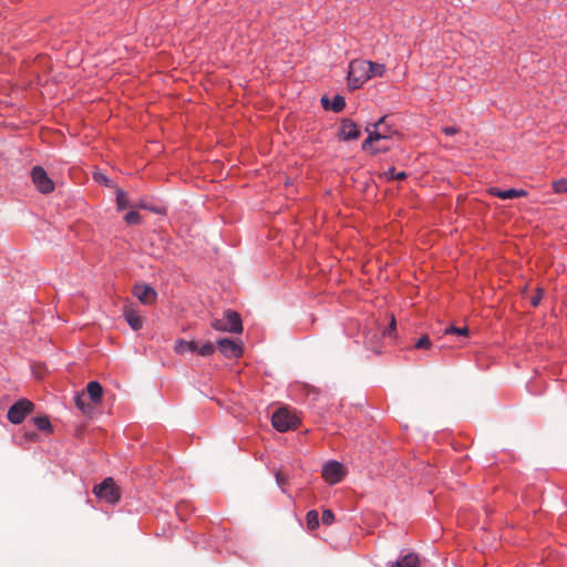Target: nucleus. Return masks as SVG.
Returning a JSON list of instances; mask_svg holds the SVG:
<instances>
[{"mask_svg":"<svg viewBox=\"0 0 567 567\" xmlns=\"http://www.w3.org/2000/svg\"><path fill=\"white\" fill-rule=\"evenodd\" d=\"M386 116H382L375 123L368 124L365 127V132L368 133V137L363 141L361 148L363 151L372 150V145L374 143H380V141H389L392 135V130L389 125L385 124Z\"/></svg>","mask_w":567,"mask_h":567,"instance_id":"nucleus-1","label":"nucleus"},{"mask_svg":"<svg viewBox=\"0 0 567 567\" xmlns=\"http://www.w3.org/2000/svg\"><path fill=\"white\" fill-rule=\"evenodd\" d=\"M369 80L370 75L368 74V61L359 59L351 61L348 70L349 87L351 90H357Z\"/></svg>","mask_w":567,"mask_h":567,"instance_id":"nucleus-2","label":"nucleus"},{"mask_svg":"<svg viewBox=\"0 0 567 567\" xmlns=\"http://www.w3.org/2000/svg\"><path fill=\"white\" fill-rule=\"evenodd\" d=\"M212 328L217 331L240 333L243 331V322L238 312L226 310L224 317L214 319L210 323Z\"/></svg>","mask_w":567,"mask_h":567,"instance_id":"nucleus-3","label":"nucleus"},{"mask_svg":"<svg viewBox=\"0 0 567 567\" xmlns=\"http://www.w3.org/2000/svg\"><path fill=\"white\" fill-rule=\"evenodd\" d=\"M93 494L101 501L114 505L121 499V491L112 477L104 478L93 487Z\"/></svg>","mask_w":567,"mask_h":567,"instance_id":"nucleus-4","label":"nucleus"},{"mask_svg":"<svg viewBox=\"0 0 567 567\" xmlns=\"http://www.w3.org/2000/svg\"><path fill=\"white\" fill-rule=\"evenodd\" d=\"M272 426L279 432H287L299 426L300 420L287 408L278 409L271 416Z\"/></svg>","mask_w":567,"mask_h":567,"instance_id":"nucleus-5","label":"nucleus"},{"mask_svg":"<svg viewBox=\"0 0 567 567\" xmlns=\"http://www.w3.org/2000/svg\"><path fill=\"white\" fill-rule=\"evenodd\" d=\"M31 181L41 194H50L54 190L55 184L49 177L42 166H34L30 173Z\"/></svg>","mask_w":567,"mask_h":567,"instance_id":"nucleus-6","label":"nucleus"},{"mask_svg":"<svg viewBox=\"0 0 567 567\" xmlns=\"http://www.w3.org/2000/svg\"><path fill=\"white\" fill-rule=\"evenodd\" d=\"M34 409V404L28 399H20L8 410L7 417L12 424H20Z\"/></svg>","mask_w":567,"mask_h":567,"instance_id":"nucleus-7","label":"nucleus"},{"mask_svg":"<svg viewBox=\"0 0 567 567\" xmlns=\"http://www.w3.org/2000/svg\"><path fill=\"white\" fill-rule=\"evenodd\" d=\"M346 476L344 466L337 461H330L322 467V477L330 485L338 484Z\"/></svg>","mask_w":567,"mask_h":567,"instance_id":"nucleus-8","label":"nucleus"},{"mask_svg":"<svg viewBox=\"0 0 567 567\" xmlns=\"http://www.w3.org/2000/svg\"><path fill=\"white\" fill-rule=\"evenodd\" d=\"M217 348L224 357L229 359L240 358L244 353L240 343L228 338L219 339L217 341Z\"/></svg>","mask_w":567,"mask_h":567,"instance_id":"nucleus-9","label":"nucleus"},{"mask_svg":"<svg viewBox=\"0 0 567 567\" xmlns=\"http://www.w3.org/2000/svg\"><path fill=\"white\" fill-rule=\"evenodd\" d=\"M361 136V131L351 118H343L340 123L339 137L342 141H355Z\"/></svg>","mask_w":567,"mask_h":567,"instance_id":"nucleus-10","label":"nucleus"},{"mask_svg":"<svg viewBox=\"0 0 567 567\" xmlns=\"http://www.w3.org/2000/svg\"><path fill=\"white\" fill-rule=\"evenodd\" d=\"M133 295L143 303L152 305L157 298V292L154 288L146 284H136L133 287Z\"/></svg>","mask_w":567,"mask_h":567,"instance_id":"nucleus-11","label":"nucleus"},{"mask_svg":"<svg viewBox=\"0 0 567 567\" xmlns=\"http://www.w3.org/2000/svg\"><path fill=\"white\" fill-rule=\"evenodd\" d=\"M488 193L495 197L501 198V199L526 197L528 195V193L525 189L509 188L506 190H502L497 187H491L488 189Z\"/></svg>","mask_w":567,"mask_h":567,"instance_id":"nucleus-12","label":"nucleus"},{"mask_svg":"<svg viewBox=\"0 0 567 567\" xmlns=\"http://www.w3.org/2000/svg\"><path fill=\"white\" fill-rule=\"evenodd\" d=\"M321 104L324 110H332L336 113L341 112L346 106L344 97L341 95L333 96L330 101L327 96L321 99Z\"/></svg>","mask_w":567,"mask_h":567,"instance_id":"nucleus-13","label":"nucleus"},{"mask_svg":"<svg viewBox=\"0 0 567 567\" xmlns=\"http://www.w3.org/2000/svg\"><path fill=\"white\" fill-rule=\"evenodd\" d=\"M87 396L93 404H97L102 400L103 388L97 381H90L86 385Z\"/></svg>","mask_w":567,"mask_h":567,"instance_id":"nucleus-14","label":"nucleus"},{"mask_svg":"<svg viewBox=\"0 0 567 567\" xmlns=\"http://www.w3.org/2000/svg\"><path fill=\"white\" fill-rule=\"evenodd\" d=\"M75 406L85 415L92 414L94 406L93 403H89L86 401V395L84 393H76L74 396Z\"/></svg>","mask_w":567,"mask_h":567,"instance_id":"nucleus-15","label":"nucleus"},{"mask_svg":"<svg viewBox=\"0 0 567 567\" xmlns=\"http://www.w3.org/2000/svg\"><path fill=\"white\" fill-rule=\"evenodd\" d=\"M124 317L126 322L130 324V327L137 331L143 327V319L141 316H138L134 310L126 309L124 311Z\"/></svg>","mask_w":567,"mask_h":567,"instance_id":"nucleus-16","label":"nucleus"},{"mask_svg":"<svg viewBox=\"0 0 567 567\" xmlns=\"http://www.w3.org/2000/svg\"><path fill=\"white\" fill-rule=\"evenodd\" d=\"M198 349V343L195 341L178 340L175 344V351L178 354H185L187 352H195Z\"/></svg>","mask_w":567,"mask_h":567,"instance_id":"nucleus-17","label":"nucleus"},{"mask_svg":"<svg viewBox=\"0 0 567 567\" xmlns=\"http://www.w3.org/2000/svg\"><path fill=\"white\" fill-rule=\"evenodd\" d=\"M420 559L415 554H408L398 559L391 567H417Z\"/></svg>","mask_w":567,"mask_h":567,"instance_id":"nucleus-18","label":"nucleus"},{"mask_svg":"<svg viewBox=\"0 0 567 567\" xmlns=\"http://www.w3.org/2000/svg\"><path fill=\"white\" fill-rule=\"evenodd\" d=\"M384 73H385L384 64L368 61V74L370 75V79L374 78V76L381 78Z\"/></svg>","mask_w":567,"mask_h":567,"instance_id":"nucleus-19","label":"nucleus"},{"mask_svg":"<svg viewBox=\"0 0 567 567\" xmlns=\"http://www.w3.org/2000/svg\"><path fill=\"white\" fill-rule=\"evenodd\" d=\"M33 424L42 432H52V425L48 416H35L32 419Z\"/></svg>","mask_w":567,"mask_h":567,"instance_id":"nucleus-20","label":"nucleus"},{"mask_svg":"<svg viewBox=\"0 0 567 567\" xmlns=\"http://www.w3.org/2000/svg\"><path fill=\"white\" fill-rule=\"evenodd\" d=\"M306 523L309 530H315L319 527V514L316 509H311L307 513Z\"/></svg>","mask_w":567,"mask_h":567,"instance_id":"nucleus-21","label":"nucleus"},{"mask_svg":"<svg viewBox=\"0 0 567 567\" xmlns=\"http://www.w3.org/2000/svg\"><path fill=\"white\" fill-rule=\"evenodd\" d=\"M551 189L555 194L567 193V177L553 181Z\"/></svg>","mask_w":567,"mask_h":567,"instance_id":"nucleus-22","label":"nucleus"},{"mask_svg":"<svg viewBox=\"0 0 567 567\" xmlns=\"http://www.w3.org/2000/svg\"><path fill=\"white\" fill-rule=\"evenodd\" d=\"M215 352V346L210 341H207L203 344H198V349L196 350V353H198L202 357H209Z\"/></svg>","mask_w":567,"mask_h":567,"instance_id":"nucleus-23","label":"nucleus"},{"mask_svg":"<svg viewBox=\"0 0 567 567\" xmlns=\"http://www.w3.org/2000/svg\"><path fill=\"white\" fill-rule=\"evenodd\" d=\"M116 205L118 210H123L128 206L127 194L122 189L116 190Z\"/></svg>","mask_w":567,"mask_h":567,"instance_id":"nucleus-24","label":"nucleus"},{"mask_svg":"<svg viewBox=\"0 0 567 567\" xmlns=\"http://www.w3.org/2000/svg\"><path fill=\"white\" fill-rule=\"evenodd\" d=\"M384 177L389 181L398 179L403 181L408 177V174L405 172H395L394 167H390L386 172H384Z\"/></svg>","mask_w":567,"mask_h":567,"instance_id":"nucleus-25","label":"nucleus"},{"mask_svg":"<svg viewBox=\"0 0 567 567\" xmlns=\"http://www.w3.org/2000/svg\"><path fill=\"white\" fill-rule=\"evenodd\" d=\"M124 220L128 225H138L141 223V220H142V216H141V214L138 212L131 210V212L125 214Z\"/></svg>","mask_w":567,"mask_h":567,"instance_id":"nucleus-26","label":"nucleus"},{"mask_svg":"<svg viewBox=\"0 0 567 567\" xmlns=\"http://www.w3.org/2000/svg\"><path fill=\"white\" fill-rule=\"evenodd\" d=\"M432 346V342L427 334H423L421 338H419L414 343V349L417 350H429Z\"/></svg>","mask_w":567,"mask_h":567,"instance_id":"nucleus-27","label":"nucleus"},{"mask_svg":"<svg viewBox=\"0 0 567 567\" xmlns=\"http://www.w3.org/2000/svg\"><path fill=\"white\" fill-rule=\"evenodd\" d=\"M444 333L445 334L453 333V334H457V336L467 337L468 336V329H467V327L457 328V327H454V326H450V327H447L444 330Z\"/></svg>","mask_w":567,"mask_h":567,"instance_id":"nucleus-28","label":"nucleus"},{"mask_svg":"<svg viewBox=\"0 0 567 567\" xmlns=\"http://www.w3.org/2000/svg\"><path fill=\"white\" fill-rule=\"evenodd\" d=\"M275 477H276V482H277V485L279 486V488L284 492V493H287V484H288V480L286 478V476L281 473V471L277 470L275 472Z\"/></svg>","mask_w":567,"mask_h":567,"instance_id":"nucleus-29","label":"nucleus"},{"mask_svg":"<svg viewBox=\"0 0 567 567\" xmlns=\"http://www.w3.org/2000/svg\"><path fill=\"white\" fill-rule=\"evenodd\" d=\"M382 143L379 144L378 146H374V144L372 145V150H370L369 152L371 154H377V153H384V152H388L391 150V145L388 143V141H381Z\"/></svg>","mask_w":567,"mask_h":567,"instance_id":"nucleus-30","label":"nucleus"},{"mask_svg":"<svg viewBox=\"0 0 567 567\" xmlns=\"http://www.w3.org/2000/svg\"><path fill=\"white\" fill-rule=\"evenodd\" d=\"M321 520L323 525H331L334 522V514L330 509L322 512Z\"/></svg>","mask_w":567,"mask_h":567,"instance_id":"nucleus-31","label":"nucleus"},{"mask_svg":"<svg viewBox=\"0 0 567 567\" xmlns=\"http://www.w3.org/2000/svg\"><path fill=\"white\" fill-rule=\"evenodd\" d=\"M23 436L28 442H35L39 439V435L34 431H25Z\"/></svg>","mask_w":567,"mask_h":567,"instance_id":"nucleus-32","label":"nucleus"},{"mask_svg":"<svg viewBox=\"0 0 567 567\" xmlns=\"http://www.w3.org/2000/svg\"><path fill=\"white\" fill-rule=\"evenodd\" d=\"M395 329H396V323H395L394 317L392 316L391 322H390L389 327L384 330L383 333L386 336H392V333L395 331Z\"/></svg>","mask_w":567,"mask_h":567,"instance_id":"nucleus-33","label":"nucleus"},{"mask_svg":"<svg viewBox=\"0 0 567 567\" xmlns=\"http://www.w3.org/2000/svg\"><path fill=\"white\" fill-rule=\"evenodd\" d=\"M442 132L445 135L452 136L455 135L458 132V128L456 126H445L442 128Z\"/></svg>","mask_w":567,"mask_h":567,"instance_id":"nucleus-34","label":"nucleus"},{"mask_svg":"<svg viewBox=\"0 0 567 567\" xmlns=\"http://www.w3.org/2000/svg\"><path fill=\"white\" fill-rule=\"evenodd\" d=\"M94 179L97 182V183H103L105 185H107L110 183V179L102 173H95L94 174Z\"/></svg>","mask_w":567,"mask_h":567,"instance_id":"nucleus-35","label":"nucleus"},{"mask_svg":"<svg viewBox=\"0 0 567 567\" xmlns=\"http://www.w3.org/2000/svg\"><path fill=\"white\" fill-rule=\"evenodd\" d=\"M542 297H543V291H542V289H537V293H536V296H534V297L532 298V300H530L532 306H533V307H537V306H538V303H539V301H540V299H542Z\"/></svg>","mask_w":567,"mask_h":567,"instance_id":"nucleus-36","label":"nucleus"}]
</instances>
